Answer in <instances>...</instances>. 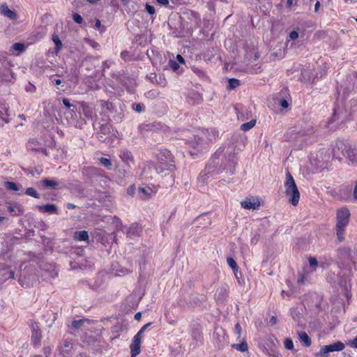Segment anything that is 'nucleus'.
Instances as JSON below:
<instances>
[{"instance_id": "nucleus-60", "label": "nucleus", "mask_w": 357, "mask_h": 357, "mask_svg": "<svg viewBox=\"0 0 357 357\" xmlns=\"http://www.w3.org/2000/svg\"><path fill=\"white\" fill-rule=\"evenodd\" d=\"M151 325V323H148L146 324H145L144 326H143L141 329L139 330V331H142V333H144V332L145 331V330L148 328L149 326Z\"/></svg>"}, {"instance_id": "nucleus-21", "label": "nucleus", "mask_w": 357, "mask_h": 357, "mask_svg": "<svg viewBox=\"0 0 357 357\" xmlns=\"http://www.w3.org/2000/svg\"><path fill=\"white\" fill-rule=\"evenodd\" d=\"M41 184L43 187L45 188H51L52 189H56L59 186V183L54 180H50L48 178H45L41 181Z\"/></svg>"}, {"instance_id": "nucleus-19", "label": "nucleus", "mask_w": 357, "mask_h": 357, "mask_svg": "<svg viewBox=\"0 0 357 357\" xmlns=\"http://www.w3.org/2000/svg\"><path fill=\"white\" fill-rule=\"evenodd\" d=\"M227 262L230 268L232 269L234 275L237 279H238V266L236 262V261L231 257H228L227 258Z\"/></svg>"}, {"instance_id": "nucleus-28", "label": "nucleus", "mask_w": 357, "mask_h": 357, "mask_svg": "<svg viewBox=\"0 0 357 357\" xmlns=\"http://www.w3.org/2000/svg\"><path fill=\"white\" fill-rule=\"evenodd\" d=\"M232 347L241 352L246 351L248 349L245 341H243L241 344H234Z\"/></svg>"}, {"instance_id": "nucleus-42", "label": "nucleus", "mask_w": 357, "mask_h": 357, "mask_svg": "<svg viewBox=\"0 0 357 357\" xmlns=\"http://www.w3.org/2000/svg\"><path fill=\"white\" fill-rule=\"evenodd\" d=\"M305 280H306L305 274L304 273H299L298 279H297V282L300 284H302L305 283Z\"/></svg>"}, {"instance_id": "nucleus-52", "label": "nucleus", "mask_w": 357, "mask_h": 357, "mask_svg": "<svg viewBox=\"0 0 357 357\" xmlns=\"http://www.w3.org/2000/svg\"><path fill=\"white\" fill-rule=\"evenodd\" d=\"M143 333L142 331H138L137 333L134 336L133 339L142 342Z\"/></svg>"}, {"instance_id": "nucleus-27", "label": "nucleus", "mask_w": 357, "mask_h": 357, "mask_svg": "<svg viewBox=\"0 0 357 357\" xmlns=\"http://www.w3.org/2000/svg\"><path fill=\"white\" fill-rule=\"evenodd\" d=\"M256 124V120H251L249 122L243 123L241 126V129L243 131H248L252 128Z\"/></svg>"}, {"instance_id": "nucleus-50", "label": "nucleus", "mask_w": 357, "mask_h": 357, "mask_svg": "<svg viewBox=\"0 0 357 357\" xmlns=\"http://www.w3.org/2000/svg\"><path fill=\"white\" fill-rule=\"evenodd\" d=\"M298 38V33L296 31H292L290 33H289V38L291 40H296Z\"/></svg>"}, {"instance_id": "nucleus-47", "label": "nucleus", "mask_w": 357, "mask_h": 357, "mask_svg": "<svg viewBox=\"0 0 357 357\" xmlns=\"http://www.w3.org/2000/svg\"><path fill=\"white\" fill-rule=\"evenodd\" d=\"M43 352L45 355L46 357H48L50 356L52 353V349L50 347H44L43 349Z\"/></svg>"}, {"instance_id": "nucleus-6", "label": "nucleus", "mask_w": 357, "mask_h": 357, "mask_svg": "<svg viewBox=\"0 0 357 357\" xmlns=\"http://www.w3.org/2000/svg\"><path fill=\"white\" fill-rule=\"evenodd\" d=\"M223 164V150L219 149L211 157L209 162L206 165V169L209 173L214 172L217 170L218 172L220 168Z\"/></svg>"}, {"instance_id": "nucleus-54", "label": "nucleus", "mask_w": 357, "mask_h": 357, "mask_svg": "<svg viewBox=\"0 0 357 357\" xmlns=\"http://www.w3.org/2000/svg\"><path fill=\"white\" fill-rule=\"evenodd\" d=\"M121 57L122 59L126 61L129 57V52L128 51H123L121 53Z\"/></svg>"}, {"instance_id": "nucleus-59", "label": "nucleus", "mask_w": 357, "mask_h": 357, "mask_svg": "<svg viewBox=\"0 0 357 357\" xmlns=\"http://www.w3.org/2000/svg\"><path fill=\"white\" fill-rule=\"evenodd\" d=\"M66 207L68 209H74L76 208V206L72 203H68Z\"/></svg>"}, {"instance_id": "nucleus-61", "label": "nucleus", "mask_w": 357, "mask_h": 357, "mask_svg": "<svg viewBox=\"0 0 357 357\" xmlns=\"http://www.w3.org/2000/svg\"><path fill=\"white\" fill-rule=\"evenodd\" d=\"M14 277H15V273H14V271H10L8 272V278H12V279H13V278H14Z\"/></svg>"}, {"instance_id": "nucleus-1", "label": "nucleus", "mask_w": 357, "mask_h": 357, "mask_svg": "<svg viewBox=\"0 0 357 357\" xmlns=\"http://www.w3.org/2000/svg\"><path fill=\"white\" fill-rule=\"evenodd\" d=\"M153 155L156 160L153 167L158 174L163 173L165 171L173 172L176 170L174 156L168 149L165 148L155 149Z\"/></svg>"}, {"instance_id": "nucleus-4", "label": "nucleus", "mask_w": 357, "mask_h": 357, "mask_svg": "<svg viewBox=\"0 0 357 357\" xmlns=\"http://www.w3.org/2000/svg\"><path fill=\"white\" fill-rule=\"evenodd\" d=\"M12 66L6 57L0 59V82H14L15 75L11 70Z\"/></svg>"}, {"instance_id": "nucleus-15", "label": "nucleus", "mask_w": 357, "mask_h": 357, "mask_svg": "<svg viewBox=\"0 0 357 357\" xmlns=\"http://www.w3.org/2000/svg\"><path fill=\"white\" fill-rule=\"evenodd\" d=\"M38 208L40 213H48L52 214L58 213V208L55 204H45L38 206Z\"/></svg>"}, {"instance_id": "nucleus-53", "label": "nucleus", "mask_w": 357, "mask_h": 357, "mask_svg": "<svg viewBox=\"0 0 357 357\" xmlns=\"http://www.w3.org/2000/svg\"><path fill=\"white\" fill-rule=\"evenodd\" d=\"M143 333L142 331H138L137 333L134 336L133 339L142 342Z\"/></svg>"}, {"instance_id": "nucleus-29", "label": "nucleus", "mask_w": 357, "mask_h": 357, "mask_svg": "<svg viewBox=\"0 0 357 357\" xmlns=\"http://www.w3.org/2000/svg\"><path fill=\"white\" fill-rule=\"evenodd\" d=\"M111 132V126L109 124L101 125L100 128L99 135H107Z\"/></svg>"}, {"instance_id": "nucleus-46", "label": "nucleus", "mask_w": 357, "mask_h": 357, "mask_svg": "<svg viewBox=\"0 0 357 357\" xmlns=\"http://www.w3.org/2000/svg\"><path fill=\"white\" fill-rule=\"evenodd\" d=\"M132 109L137 112H141L144 111V107L141 104H133Z\"/></svg>"}, {"instance_id": "nucleus-43", "label": "nucleus", "mask_w": 357, "mask_h": 357, "mask_svg": "<svg viewBox=\"0 0 357 357\" xmlns=\"http://www.w3.org/2000/svg\"><path fill=\"white\" fill-rule=\"evenodd\" d=\"M52 40L56 45V49L60 50L62 46V43L59 37L57 36H53Z\"/></svg>"}, {"instance_id": "nucleus-51", "label": "nucleus", "mask_w": 357, "mask_h": 357, "mask_svg": "<svg viewBox=\"0 0 357 357\" xmlns=\"http://www.w3.org/2000/svg\"><path fill=\"white\" fill-rule=\"evenodd\" d=\"M348 344L353 347V348H357V336L354 337L351 341H350Z\"/></svg>"}, {"instance_id": "nucleus-44", "label": "nucleus", "mask_w": 357, "mask_h": 357, "mask_svg": "<svg viewBox=\"0 0 357 357\" xmlns=\"http://www.w3.org/2000/svg\"><path fill=\"white\" fill-rule=\"evenodd\" d=\"M73 19L77 24H82L83 22V19H82V16L77 13H75L73 15Z\"/></svg>"}, {"instance_id": "nucleus-57", "label": "nucleus", "mask_w": 357, "mask_h": 357, "mask_svg": "<svg viewBox=\"0 0 357 357\" xmlns=\"http://www.w3.org/2000/svg\"><path fill=\"white\" fill-rule=\"evenodd\" d=\"M353 195H354V199H357V181L355 183Z\"/></svg>"}, {"instance_id": "nucleus-34", "label": "nucleus", "mask_w": 357, "mask_h": 357, "mask_svg": "<svg viewBox=\"0 0 357 357\" xmlns=\"http://www.w3.org/2000/svg\"><path fill=\"white\" fill-rule=\"evenodd\" d=\"M86 321V319L73 320L72 321V326L74 328H79L84 325Z\"/></svg>"}, {"instance_id": "nucleus-41", "label": "nucleus", "mask_w": 357, "mask_h": 357, "mask_svg": "<svg viewBox=\"0 0 357 357\" xmlns=\"http://www.w3.org/2000/svg\"><path fill=\"white\" fill-rule=\"evenodd\" d=\"M284 347L287 349L291 350L294 348V343L291 339H286L284 341Z\"/></svg>"}, {"instance_id": "nucleus-12", "label": "nucleus", "mask_w": 357, "mask_h": 357, "mask_svg": "<svg viewBox=\"0 0 357 357\" xmlns=\"http://www.w3.org/2000/svg\"><path fill=\"white\" fill-rule=\"evenodd\" d=\"M0 14L10 20H15L17 18L16 13L10 10L6 3H3L0 5Z\"/></svg>"}, {"instance_id": "nucleus-14", "label": "nucleus", "mask_w": 357, "mask_h": 357, "mask_svg": "<svg viewBox=\"0 0 357 357\" xmlns=\"http://www.w3.org/2000/svg\"><path fill=\"white\" fill-rule=\"evenodd\" d=\"M237 164V158L236 155H229V158L227 160V173L229 174H234L235 172L236 165Z\"/></svg>"}, {"instance_id": "nucleus-3", "label": "nucleus", "mask_w": 357, "mask_h": 357, "mask_svg": "<svg viewBox=\"0 0 357 357\" xmlns=\"http://www.w3.org/2000/svg\"><path fill=\"white\" fill-rule=\"evenodd\" d=\"M285 192L289 196V202L293 206H296L299 202L300 192L297 188L294 178L291 174L287 172V180L284 183Z\"/></svg>"}, {"instance_id": "nucleus-39", "label": "nucleus", "mask_w": 357, "mask_h": 357, "mask_svg": "<svg viewBox=\"0 0 357 357\" xmlns=\"http://www.w3.org/2000/svg\"><path fill=\"white\" fill-rule=\"evenodd\" d=\"M85 41L86 42L87 44H89L91 47H92L94 49H98L100 47V45L98 44V43H97L94 40L87 38V39H85Z\"/></svg>"}, {"instance_id": "nucleus-8", "label": "nucleus", "mask_w": 357, "mask_h": 357, "mask_svg": "<svg viewBox=\"0 0 357 357\" xmlns=\"http://www.w3.org/2000/svg\"><path fill=\"white\" fill-rule=\"evenodd\" d=\"M199 139L205 142V145L207 147L209 143L215 141L218 137L219 135L215 130H204L199 132Z\"/></svg>"}, {"instance_id": "nucleus-2", "label": "nucleus", "mask_w": 357, "mask_h": 357, "mask_svg": "<svg viewBox=\"0 0 357 357\" xmlns=\"http://www.w3.org/2000/svg\"><path fill=\"white\" fill-rule=\"evenodd\" d=\"M350 212L347 208H341L337 211L336 214V234L339 241L344 239V231L349 224Z\"/></svg>"}, {"instance_id": "nucleus-37", "label": "nucleus", "mask_w": 357, "mask_h": 357, "mask_svg": "<svg viewBox=\"0 0 357 357\" xmlns=\"http://www.w3.org/2000/svg\"><path fill=\"white\" fill-rule=\"evenodd\" d=\"M145 9L146 12L151 15H153L155 14V8L153 6L150 5L149 3H146Z\"/></svg>"}, {"instance_id": "nucleus-5", "label": "nucleus", "mask_w": 357, "mask_h": 357, "mask_svg": "<svg viewBox=\"0 0 357 357\" xmlns=\"http://www.w3.org/2000/svg\"><path fill=\"white\" fill-rule=\"evenodd\" d=\"M186 148L188 149L189 154L195 158L204 149L207 147L205 142L199 139V134L195 135L193 138H190L185 142Z\"/></svg>"}, {"instance_id": "nucleus-20", "label": "nucleus", "mask_w": 357, "mask_h": 357, "mask_svg": "<svg viewBox=\"0 0 357 357\" xmlns=\"http://www.w3.org/2000/svg\"><path fill=\"white\" fill-rule=\"evenodd\" d=\"M301 342L305 346L310 347L311 345V340L308 335L305 331H300L298 333Z\"/></svg>"}, {"instance_id": "nucleus-49", "label": "nucleus", "mask_w": 357, "mask_h": 357, "mask_svg": "<svg viewBox=\"0 0 357 357\" xmlns=\"http://www.w3.org/2000/svg\"><path fill=\"white\" fill-rule=\"evenodd\" d=\"M280 107L283 109H286L289 106V103L287 100L285 99H281L279 102Z\"/></svg>"}, {"instance_id": "nucleus-33", "label": "nucleus", "mask_w": 357, "mask_h": 357, "mask_svg": "<svg viewBox=\"0 0 357 357\" xmlns=\"http://www.w3.org/2000/svg\"><path fill=\"white\" fill-rule=\"evenodd\" d=\"M247 55L250 59H252L254 61L258 59L259 57V52L255 48H253L252 52H247Z\"/></svg>"}, {"instance_id": "nucleus-26", "label": "nucleus", "mask_w": 357, "mask_h": 357, "mask_svg": "<svg viewBox=\"0 0 357 357\" xmlns=\"http://www.w3.org/2000/svg\"><path fill=\"white\" fill-rule=\"evenodd\" d=\"M4 186L8 190L18 191L20 190V186L17 183L12 181L6 182Z\"/></svg>"}, {"instance_id": "nucleus-45", "label": "nucleus", "mask_w": 357, "mask_h": 357, "mask_svg": "<svg viewBox=\"0 0 357 357\" xmlns=\"http://www.w3.org/2000/svg\"><path fill=\"white\" fill-rule=\"evenodd\" d=\"M169 66L174 71H176L179 68V65L178 63L173 60L169 61Z\"/></svg>"}, {"instance_id": "nucleus-13", "label": "nucleus", "mask_w": 357, "mask_h": 357, "mask_svg": "<svg viewBox=\"0 0 357 357\" xmlns=\"http://www.w3.org/2000/svg\"><path fill=\"white\" fill-rule=\"evenodd\" d=\"M81 109L84 116L89 119H92L95 115L94 109L85 102L80 103Z\"/></svg>"}, {"instance_id": "nucleus-11", "label": "nucleus", "mask_w": 357, "mask_h": 357, "mask_svg": "<svg viewBox=\"0 0 357 357\" xmlns=\"http://www.w3.org/2000/svg\"><path fill=\"white\" fill-rule=\"evenodd\" d=\"M241 205L245 209L255 210L259 208L260 203L257 199L250 198L241 202Z\"/></svg>"}, {"instance_id": "nucleus-62", "label": "nucleus", "mask_w": 357, "mask_h": 357, "mask_svg": "<svg viewBox=\"0 0 357 357\" xmlns=\"http://www.w3.org/2000/svg\"><path fill=\"white\" fill-rule=\"evenodd\" d=\"M319 6H320L319 1H317V3H315V6H314V10H315V12L318 11V10L319 8Z\"/></svg>"}, {"instance_id": "nucleus-48", "label": "nucleus", "mask_w": 357, "mask_h": 357, "mask_svg": "<svg viewBox=\"0 0 357 357\" xmlns=\"http://www.w3.org/2000/svg\"><path fill=\"white\" fill-rule=\"evenodd\" d=\"M95 27L97 29L100 30V31H105V28L104 26H102V27L101 26V22H100V20H99L98 19L96 20Z\"/></svg>"}, {"instance_id": "nucleus-7", "label": "nucleus", "mask_w": 357, "mask_h": 357, "mask_svg": "<svg viewBox=\"0 0 357 357\" xmlns=\"http://www.w3.org/2000/svg\"><path fill=\"white\" fill-rule=\"evenodd\" d=\"M337 149L341 151L342 154L346 156L352 163H357V153L351 148L349 143H345L343 141H339L336 144Z\"/></svg>"}, {"instance_id": "nucleus-58", "label": "nucleus", "mask_w": 357, "mask_h": 357, "mask_svg": "<svg viewBox=\"0 0 357 357\" xmlns=\"http://www.w3.org/2000/svg\"><path fill=\"white\" fill-rule=\"evenodd\" d=\"M176 60H177L179 63H185V59H183V57L181 55H180V54H178V55L176 56Z\"/></svg>"}, {"instance_id": "nucleus-25", "label": "nucleus", "mask_w": 357, "mask_h": 357, "mask_svg": "<svg viewBox=\"0 0 357 357\" xmlns=\"http://www.w3.org/2000/svg\"><path fill=\"white\" fill-rule=\"evenodd\" d=\"M330 347L331 352L333 351H340L344 349V344L340 342H336L334 344L328 345Z\"/></svg>"}, {"instance_id": "nucleus-55", "label": "nucleus", "mask_w": 357, "mask_h": 357, "mask_svg": "<svg viewBox=\"0 0 357 357\" xmlns=\"http://www.w3.org/2000/svg\"><path fill=\"white\" fill-rule=\"evenodd\" d=\"M235 332L238 335V338H239L240 337V333H241V327L240 326V324L238 323H237L235 326Z\"/></svg>"}, {"instance_id": "nucleus-38", "label": "nucleus", "mask_w": 357, "mask_h": 357, "mask_svg": "<svg viewBox=\"0 0 357 357\" xmlns=\"http://www.w3.org/2000/svg\"><path fill=\"white\" fill-rule=\"evenodd\" d=\"M308 261H309V264H310V266L313 268V269H316V268L318 266V261L317 260L316 258L314 257H310L309 259H308Z\"/></svg>"}, {"instance_id": "nucleus-30", "label": "nucleus", "mask_w": 357, "mask_h": 357, "mask_svg": "<svg viewBox=\"0 0 357 357\" xmlns=\"http://www.w3.org/2000/svg\"><path fill=\"white\" fill-rule=\"evenodd\" d=\"M13 49L19 52V54L22 53L26 49V45L22 43H15L13 45Z\"/></svg>"}, {"instance_id": "nucleus-10", "label": "nucleus", "mask_w": 357, "mask_h": 357, "mask_svg": "<svg viewBox=\"0 0 357 357\" xmlns=\"http://www.w3.org/2000/svg\"><path fill=\"white\" fill-rule=\"evenodd\" d=\"M71 349V343L67 340L63 341V344L59 348L57 357H70Z\"/></svg>"}, {"instance_id": "nucleus-31", "label": "nucleus", "mask_w": 357, "mask_h": 357, "mask_svg": "<svg viewBox=\"0 0 357 357\" xmlns=\"http://www.w3.org/2000/svg\"><path fill=\"white\" fill-rule=\"evenodd\" d=\"M26 195L33 197L34 198L38 199L40 197V195L33 188H28L26 189L25 192Z\"/></svg>"}, {"instance_id": "nucleus-35", "label": "nucleus", "mask_w": 357, "mask_h": 357, "mask_svg": "<svg viewBox=\"0 0 357 357\" xmlns=\"http://www.w3.org/2000/svg\"><path fill=\"white\" fill-rule=\"evenodd\" d=\"M329 352H331L330 347L328 345H326L321 348L319 355L321 357H326V354Z\"/></svg>"}, {"instance_id": "nucleus-40", "label": "nucleus", "mask_w": 357, "mask_h": 357, "mask_svg": "<svg viewBox=\"0 0 357 357\" xmlns=\"http://www.w3.org/2000/svg\"><path fill=\"white\" fill-rule=\"evenodd\" d=\"M100 162L106 167H109L112 165L111 160L106 158H100Z\"/></svg>"}, {"instance_id": "nucleus-23", "label": "nucleus", "mask_w": 357, "mask_h": 357, "mask_svg": "<svg viewBox=\"0 0 357 357\" xmlns=\"http://www.w3.org/2000/svg\"><path fill=\"white\" fill-rule=\"evenodd\" d=\"M241 84V82L239 79L236 78H230L228 79V85L227 86V89L231 91L236 89Z\"/></svg>"}, {"instance_id": "nucleus-22", "label": "nucleus", "mask_w": 357, "mask_h": 357, "mask_svg": "<svg viewBox=\"0 0 357 357\" xmlns=\"http://www.w3.org/2000/svg\"><path fill=\"white\" fill-rule=\"evenodd\" d=\"M74 237L79 241H86L89 240V234L86 231H75Z\"/></svg>"}, {"instance_id": "nucleus-64", "label": "nucleus", "mask_w": 357, "mask_h": 357, "mask_svg": "<svg viewBox=\"0 0 357 357\" xmlns=\"http://www.w3.org/2000/svg\"><path fill=\"white\" fill-rule=\"evenodd\" d=\"M139 191L142 192V193L146 194V195L148 194V192L146 191V190L144 188H139Z\"/></svg>"}, {"instance_id": "nucleus-16", "label": "nucleus", "mask_w": 357, "mask_h": 357, "mask_svg": "<svg viewBox=\"0 0 357 357\" xmlns=\"http://www.w3.org/2000/svg\"><path fill=\"white\" fill-rule=\"evenodd\" d=\"M139 128L141 131L147 132V131L158 130L161 128V125L160 123L153 122V123H146V124H142L141 126H139Z\"/></svg>"}, {"instance_id": "nucleus-36", "label": "nucleus", "mask_w": 357, "mask_h": 357, "mask_svg": "<svg viewBox=\"0 0 357 357\" xmlns=\"http://www.w3.org/2000/svg\"><path fill=\"white\" fill-rule=\"evenodd\" d=\"M62 102L64 105V106L68 109H70L71 107H73V109H71L73 112H74L76 109V107L73 105L68 98H63Z\"/></svg>"}, {"instance_id": "nucleus-17", "label": "nucleus", "mask_w": 357, "mask_h": 357, "mask_svg": "<svg viewBox=\"0 0 357 357\" xmlns=\"http://www.w3.org/2000/svg\"><path fill=\"white\" fill-rule=\"evenodd\" d=\"M141 342L139 340H132V342L130 346L132 357H135L140 353Z\"/></svg>"}, {"instance_id": "nucleus-56", "label": "nucleus", "mask_w": 357, "mask_h": 357, "mask_svg": "<svg viewBox=\"0 0 357 357\" xmlns=\"http://www.w3.org/2000/svg\"><path fill=\"white\" fill-rule=\"evenodd\" d=\"M162 6H167L169 3V0H156Z\"/></svg>"}, {"instance_id": "nucleus-18", "label": "nucleus", "mask_w": 357, "mask_h": 357, "mask_svg": "<svg viewBox=\"0 0 357 357\" xmlns=\"http://www.w3.org/2000/svg\"><path fill=\"white\" fill-rule=\"evenodd\" d=\"M8 211L13 215H18L23 212L21 205L17 204H11L8 206Z\"/></svg>"}, {"instance_id": "nucleus-32", "label": "nucleus", "mask_w": 357, "mask_h": 357, "mask_svg": "<svg viewBox=\"0 0 357 357\" xmlns=\"http://www.w3.org/2000/svg\"><path fill=\"white\" fill-rule=\"evenodd\" d=\"M39 142L37 139H30L27 143V149L31 150H36V146L38 145Z\"/></svg>"}, {"instance_id": "nucleus-24", "label": "nucleus", "mask_w": 357, "mask_h": 357, "mask_svg": "<svg viewBox=\"0 0 357 357\" xmlns=\"http://www.w3.org/2000/svg\"><path fill=\"white\" fill-rule=\"evenodd\" d=\"M120 158L123 161L127 163L133 160V157L131 152L128 150L123 151L120 154Z\"/></svg>"}, {"instance_id": "nucleus-9", "label": "nucleus", "mask_w": 357, "mask_h": 357, "mask_svg": "<svg viewBox=\"0 0 357 357\" xmlns=\"http://www.w3.org/2000/svg\"><path fill=\"white\" fill-rule=\"evenodd\" d=\"M42 339L41 331L37 324L31 326V344L34 348H38L40 345Z\"/></svg>"}, {"instance_id": "nucleus-63", "label": "nucleus", "mask_w": 357, "mask_h": 357, "mask_svg": "<svg viewBox=\"0 0 357 357\" xmlns=\"http://www.w3.org/2000/svg\"><path fill=\"white\" fill-rule=\"evenodd\" d=\"M141 317H142V314L140 312H137L135 314V319L137 320L140 319Z\"/></svg>"}]
</instances>
